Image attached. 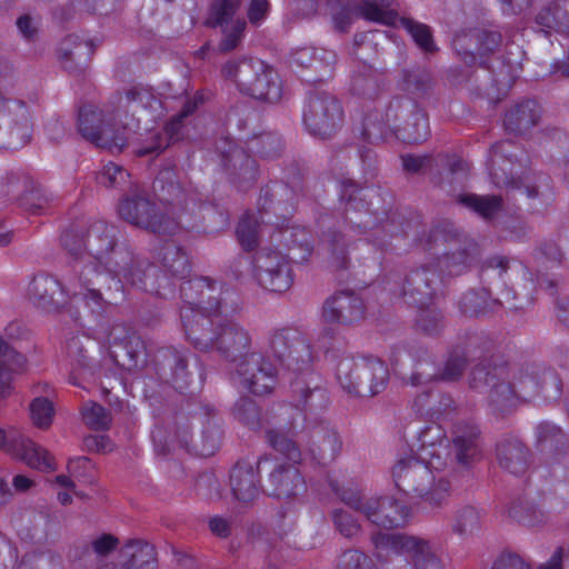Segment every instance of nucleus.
Here are the masks:
<instances>
[{
	"label": "nucleus",
	"mask_w": 569,
	"mask_h": 569,
	"mask_svg": "<svg viewBox=\"0 0 569 569\" xmlns=\"http://www.w3.org/2000/svg\"><path fill=\"white\" fill-rule=\"evenodd\" d=\"M187 305L180 318L187 339L201 352H217L234 366L239 383L257 396L270 393L277 371L260 352L251 351L250 331L229 317L240 310V297L230 287L208 277L193 278L180 287Z\"/></svg>",
	"instance_id": "obj_1"
},
{
	"label": "nucleus",
	"mask_w": 569,
	"mask_h": 569,
	"mask_svg": "<svg viewBox=\"0 0 569 569\" xmlns=\"http://www.w3.org/2000/svg\"><path fill=\"white\" fill-rule=\"evenodd\" d=\"M118 230L103 220L93 222L84 238L67 231L61 243L72 259L83 305L97 317L126 299L122 280L152 295L164 296L157 268L129 247L117 244Z\"/></svg>",
	"instance_id": "obj_2"
},
{
	"label": "nucleus",
	"mask_w": 569,
	"mask_h": 569,
	"mask_svg": "<svg viewBox=\"0 0 569 569\" xmlns=\"http://www.w3.org/2000/svg\"><path fill=\"white\" fill-rule=\"evenodd\" d=\"M24 365V356L0 336V396L7 395L12 373L21 371ZM0 449L7 450L33 469L48 472L56 468L53 457L47 449L13 428H0Z\"/></svg>",
	"instance_id": "obj_3"
},
{
	"label": "nucleus",
	"mask_w": 569,
	"mask_h": 569,
	"mask_svg": "<svg viewBox=\"0 0 569 569\" xmlns=\"http://www.w3.org/2000/svg\"><path fill=\"white\" fill-rule=\"evenodd\" d=\"M428 461L408 457L397 462L392 470L399 490L412 498H421L431 507H440L449 497L450 483Z\"/></svg>",
	"instance_id": "obj_4"
},
{
	"label": "nucleus",
	"mask_w": 569,
	"mask_h": 569,
	"mask_svg": "<svg viewBox=\"0 0 569 569\" xmlns=\"http://www.w3.org/2000/svg\"><path fill=\"white\" fill-rule=\"evenodd\" d=\"M223 78L234 82L239 91L257 100L277 103L282 97L279 74L262 60H230L221 69Z\"/></svg>",
	"instance_id": "obj_5"
},
{
	"label": "nucleus",
	"mask_w": 569,
	"mask_h": 569,
	"mask_svg": "<svg viewBox=\"0 0 569 569\" xmlns=\"http://www.w3.org/2000/svg\"><path fill=\"white\" fill-rule=\"evenodd\" d=\"M13 87V69L3 66L0 68V148L17 150L30 142L32 122L26 102L7 96Z\"/></svg>",
	"instance_id": "obj_6"
},
{
	"label": "nucleus",
	"mask_w": 569,
	"mask_h": 569,
	"mask_svg": "<svg viewBox=\"0 0 569 569\" xmlns=\"http://www.w3.org/2000/svg\"><path fill=\"white\" fill-rule=\"evenodd\" d=\"M445 277L433 263H428L409 272L390 271L385 279V290L393 297L417 308L427 307L442 295Z\"/></svg>",
	"instance_id": "obj_7"
},
{
	"label": "nucleus",
	"mask_w": 569,
	"mask_h": 569,
	"mask_svg": "<svg viewBox=\"0 0 569 569\" xmlns=\"http://www.w3.org/2000/svg\"><path fill=\"white\" fill-rule=\"evenodd\" d=\"M336 378L340 387L352 396L373 397L385 390L389 371L372 357H343L337 363Z\"/></svg>",
	"instance_id": "obj_8"
},
{
	"label": "nucleus",
	"mask_w": 569,
	"mask_h": 569,
	"mask_svg": "<svg viewBox=\"0 0 569 569\" xmlns=\"http://www.w3.org/2000/svg\"><path fill=\"white\" fill-rule=\"evenodd\" d=\"M430 241L436 249H443L442 256L433 266L438 272L446 271L449 277L465 273L480 253L475 240L462 236L449 223L433 228Z\"/></svg>",
	"instance_id": "obj_9"
},
{
	"label": "nucleus",
	"mask_w": 569,
	"mask_h": 569,
	"mask_svg": "<svg viewBox=\"0 0 569 569\" xmlns=\"http://www.w3.org/2000/svg\"><path fill=\"white\" fill-rule=\"evenodd\" d=\"M118 212L128 223L153 233L176 234L180 229V222L169 217L137 186L120 200Z\"/></svg>",
	"instance_id": "obj_10"
},
{
	"label": "nucleus",
	"mask_w": 569,
	"mask_h": 569,
	"mask_svg": "<svg viewBox=\"0 0 569 569\" xmlns=\"http://www.w3.org/2000/svg\"><path fill=\"white\" fill-rule=\"evenodd\" d=\"M117 110L110 100L99 108L94 104H83L79 110L78 129L81 136L97 147L111 151H121L127 142L124 128H117Z\"/></svg>",
	"instance_id": "obj_11"
},
{
	"label": "nucleus",
	"mask_w": 569,
	"mask_h": 569,
	"mask_svg": "<svg viewBox=\"0 0 569 569\" xmlns=\"http://www.w3.org/2000/svg\"><path fill=\"white\" fill-rule=\"evenodd\" d=\"M252 277L262 289L283 293L293 283L292 258L278 249L261 248L252 261Z\"/></svg>",
	"instance_id": "obj_12"
},
{
	"label": "nucleus",
	"mask_w": 569,
	"mask_h": 569,
	"mask_svg": "<svg viewBox=\"0 0 569 569\" xmlns=\"http://www.w3.org/2000/svg\"><path fill=\"white\" fill-rule=\"evenodd\" d=\"M386 117L392 133L407 143H420L430 136L426 112L409 97L393 98L386 109Z\"/></svg>",
	"instance_id": "obj_13"
},
{
	"label": "nucleus",
	"mask_w": 569,
	"mask_h": 569,
	"mask_svg": "<svg viewBox=\"0 0 569 569\" xmlns=\"http://www.w3.org/2000/svg\"><path fill=\"white\" fill-rule=\"evenodd\" d=\"M521 380H525L522 365L509 366L502 363L492 366L488 403L495 415L505 416L516 408L519 399H528L521 393L519 387Z\"/></svg>",
	"instance_id": "obj_14"
},
{
	"label": "nucleus",
	"mask_w": 569,
	"mask_h": 569,
	"mask_svg": "<svg viewBox=\"0 0 569 569\" xmlns=\"http://www.w3.org/2000/svg\"><path fill=\"white\" fill-rule=\"evenodd\" d=\"M371 540L378 550L409 555L412 569H445L430 541L423 538L379 532Z\"/></svg>",
	"instance_id": "obj_15"
},
{
	"label": "nucleus",
	"mask_w": 569,
	"mask_h": 569,
	"mask_svg": "<svg viewBox=\"0 0 569 569\" xmlns=\"http://www.w3.org/2000/svg\"><path fill=\"white\" fill-rule=\"evenodd\" d=\"M302 119L310 134L326 139L341 127L343 110L339 100L332 94L316 92L309 96Z\"/></svg>",
	"instance_id": "obj_16"
},
{
	"label": "nucleus",
	"mask_w": 569,
	"mask_h": 569,
	"mask_svg": "<svg viewBox=\"0 0 569 569\" xmlns=\"http://www.w3.org/2000/svg\"><path fill=\"white\" fill-rule=\"evenodd\" d=\"M257 470L267 471L262 491L276 499H291L301 495L307 489L302 473L293 465L261 457L257 461Z\"/></svg>",
	"instance_id": "obj_17"
},
{
	"label": "nucleus",
	"mask_w": 569,
	"mask_h": 569,
	"mask_svg": "<svg viewBox=\"0 0 569 569\" xmlns=\"http://www.w3.org/2000/svg\"><path fill=\"white\" fill-rule=\"evenodd\" d=\"M272 355L289 370L307 369L312 360L310 345L303 335L293 328H280L269 336Z\"/></svg>",
	"instance_id": "obj_18"
},
{
	"label": "nucleus",
	"mask_w": 569,
	"mask_h": 569,
	"mask_svg": "<svg viewBox=\"0 0 569 569\" xmlns=\"http://www.w3.org/2000/svg\"><path fill=\"white\" fill-rule=\"evenodd\" d=\"M80 290L74 272L68 288L63 287L56 277L39 273L30 281L27 296L34 307L50 312L62 308L70 297H79L82 300V296L74 295V291L79 292Z\"/></svg>",
	"instance_id": "obj_19"
},
{
	"label": "nucleus",
	"mask_w": 569,
	"mask_h": 569,
	"mask_svg": "<svg viewBox=\"0 0 569 569\" xmlns=\"http://www.w3.org/2000/svg\"><path fill=\"white\" fill-rule=\"evenodd\" d=\"M358 207L357 197H350L346 207V223L338 230H329L323 236L330 253L331 264L336 269H346L349 264L348 252L355 244V238L362 236L367 230V222L350 216Z\"/></svg>",
	"instance_id": "obj_20"
},
{
	"label": "nucleus",
	"mask_w": 569,
	"mask_h": 569,
	"mask_svg": "<svg viewBox=\"0 0 569 569\" xmlns=\"http://www.w3.org/2000/svg\"><path fill=\"white\" fill-rule=\"evenodd\" d=\"M110 355L122 368L132 370L144 362L146 346L138 332L124 322H113L106 333Z\"/></svg>",
	"instance_id": "obj_21"
},
{
	"label": "nucleus",
	"mask_w": 569,
	"mask_h": 569,
	"mask_svg": "<svg viewBox=\"0 0 569 569\" xmlns=\"http://www.w3.org/2000/svg\"><path fill=\"white\" fill-rule=\"evenodd\" d=\"M516 149L515 142L505 140L495 143L490 150L489 158V173L492 182L498 188H511L523 190L528 199H536L539 197V190L536 186L525 184L522 180L517 179L516 170H513V160L516 157L513 150Z\"/></svg>",
	"instance_id": "obj_22"
},
{
	"label": "nucleus",
	"mask_w": 569,
	"mask_h": 569,
	"mask_svg": "<svg viewBox=\"0 0 569 569\" xmlns=\"http://www.w3.org/2000/svg\"><path fill=\"white\" fill-rule=\"evenodd\" d=\"M221 163L232 183L246 188L257 178V164L248 152L230 139H221L217 143Z\"/></svg>",
	"instance_id": "obj_23"
},
{
	"label": "nucleus",
	"mask_w": 569,
	"mask_h": 569,
	"mask_svg": "<svg viewBox=\"0 0 569 569\" xmlns=\"http://www.w3.org/2000/svg\"><path fill=\"white\" fill-rule=\"evenodd\" d=\"M525 369V380L519 383L521 393L528 399L542 396L548 401L560 398L562 393V381L552 369L529 363L522 365Z\"/></svg>",
	"instance_id": "obj_24"
},
{
	"label": "nucleus",
	"mask_w": 569,
	"mask_h": 569,
	"mask_svg": "<svg viewBox=\"0 0 569 569\" xmlns=\"http://www.w3.org/2000/svg\"><path fill=\"white\" fill-rule=\"evenodd\" d=\"M515 299L516 295L509 288H506L501 297L496 299H491L490 292L486 288H481L463 293L458 301V307L460 312L467 317H479L495 312L499 307L516 310L519 306L513 302Z\"/></svg>",
	"instance_id": "obj_25"
},
{
	"label": "nucleus",
	"mask_w": 569,
	"mask_h": 569,
	"mask_svg": "<svg viewBox=\"0 0 569 569\" xmlns=\"http://www.w3.org/2000/svg\"><path fill=\"white\" fill-rule=\"evenodd\" d=\"M308 429L307 450L311 458L320 465L332 462L342 448L339 432L326 421H320L312 427L308 423Z\"/></svg>",
	"instance_id": "obj_26"
},
{
	"label": "nucleus",
	"mask_w": 569,
	"mask_h": 569,
	"mask_svg": "<svg viewBox=\"0 0 569 569\" xmlns=\"http://www.w3.org/2000/svg\"><path fill=\"white\" fill-rule=\"evenodd\" d=\"M365 317L361 298L350 291H340L328 298L322 308V318L327 323L351 325Z\"/></svg>",
	"instance_id": "obj_27"
},
{
	"label": "nucleus",
	"mask_w": 569,
	"mask_h": 569,
	"mask_svg": "<svg viewBox=\"0 0 569 569\" xmlns=\"http://www.w3.org/2000/svg\"><path fill=\"white\" fill-rule=\"evenodd\" d=\"M409 508L392 497H370L365 507V517L371 523L383 528L403 526L409 518Z\"/></svg>",
	"instance_id": "obj_28"
},
{
	"label": "nucleus",
	"mask_w": 569,
	"mask_h": 569,
	"mask_svg": "<svg viewBox=\"0 0 569 569\" xmlns=\"http://www.w3.org/2000/svg\"><path fill=\"white\" fill-rule=\"evenodd\" d=\"M239 8L238 0H214L212 16L218 24L222 27L223 37L219 43V51L230 52L241 42L246 29L244 20L229 22Z\"/></svg>",
	"instance_id": "obj_29"
},
{
	"label": "nucleus",
	"mask_w": 569,
	"mask_h": 569,
	"mask_svg": "<svg viewBox=\"0 0 569 569\" xmlns=\"http://www.w3.org/2000/svg\"><path fill=\"white\" fill-rule=\"evenodd\" d=\"M358 17L385 24H392L396 20V14L392 11H386L368 2L346 0L339 2V10L333 14L336 29L342 32L347 31L353 19Z\"/></svg>",
	"instance_id": "obj_30"
},
{
	"label": "nucleus",
	"mask_w": 569,
	"mask_h": 569,
	"mask_svg": "<svg viewBox=\"0 0 569 569\" xmlns=\"http://www.w3.org/2000/svg\"><path fill=\"white\" fill-rule=\"evenodd\" d=\"M499 466L512 475L525 473L531 462V452L525 442L512 435L502 436L496 445Z\"/></svg>",
	"instance_id": "obj_31"
},
{
	"label": "nucleus",
	"mask_w": 569,
	"mask_h": 569,
	"mask_svg": "<svg viewBox=\"0 0 569 569\" xmlns=\"http://www.w3.org/2000/svg\"><path fill=\"white\" fill-rule=\"evenodd\" d=\"M418 457L428 461L439 472L447 466V437L441 426L427 425L418 433Z\"/></svg>",
	"instance_id": "obj_32"
},
{
	"label": "nucleus",
	"mask_w": 569,
	"mask_h": 569,
	"mask_svg": "<svg viewBox=\"0 0 569 569\" xmlns=\"http://www.w3.org/2000/svg\"><path fill=\"white\" fill-rule=\"evenodd\" d=\"M455 459L462 466H469L481 455L480 431L470 422H459L452 431Z\"/></svg>",
	"instance_id": "obj_33"
},
{
	"label": "nucleus",
	"mask_w": 569,
	"mask_h": 569,
	"mask_svg": "<svg viewBox=\"0 0 569 569\" xmlns=\"http://www.w3.org/2000/svg\"><path fill=\"white\" fill-rule=\"evenodd\" d=\"M292 405L305 412V419L308 421L313 415L325 410L329 402L328 392L325 388L315 385L311 386L303 379H296L291 385Z\"/></svg>",
	"instance_id": "obj_34"
},
{
	"label": "nucleus",
	"mask_w": 569,
	"mask_h": 569,
	"mask_svg": "<svg viewBox=\"0 0 569 569\" xmlns=\"http://www.w3.org/2000/svg\"><path fill=\"white\" fill-rule=\"evenodd\" d=\"M57 565L56 557L48 551L27 552L19 560V550L12 541L0 552V569H53Z\"/></svg>",
	"instance_id": "obj_35"
},
{
	"label": "nucleus",
	"mask_w": 569,
	"mask_h": 569,
	"mask_svg": "<svg viewBox=\"0 0 569 569\" xmlns=\"http://www.w3.org/2000/svg\"><path fill=\"white\" fill-rule=\"evenodd\" d=\"M537 31L569 34V0H557L541 7L533 17Z\"/></svg>",
	"instance_id": "obj_36"
},
{
	"label": "nucleus",
	"mask_w": 569,
	"mask_h": 569,
	"mask_svg": "<svg viewBox=\"0 0 569 569\" xmlns=\"http://www.w3.org/2000/svg\"><path fill=\"white\" fill-rule=\"evenodd\" d=\"M59 58L70 73H80L88 66L94 47L91 41H82L78 36H68L59 47Z\"/></svg>",
	"instance_id": "obj_37"
},
{
	"label": "nucleus",
	"mask_w": 569,
	"mask_h": 569,
	"mask_svg": "<svg viewBox=\"0 0 569 569\" xmlns=\"http://www.w3.org/2000/svg\"><path fill=\"white\" fill-rule=\"evenodd\" d=\"M230 487L234 498L242 502L253 501L260 493L257 470L247 461H239L231 470Z\"/></svg>",
	"instance_id": "obj_38"
},
{
	"label": "nucleus",
	"mask_w": 569,
	"mask_h": 569,
	"mask_svg": "<svg viewBox=\"0 0 569 569\" xmlns=\"http://www.w3.org/2000/svg\"><path fill=\"white\" fill-rule=\"evenodd\" d=\"M540 117L539 103L527 99L516 103L506 112L503 123L509 132L525 134L538 124Z\"/></svg>",
	"instance_id": "obj_39"
},
{
	"label": "nucleus",
	"mask_w": 569,
	"mask_h": 569,
	"mask_svg": "<svg viewBox=\"0 0 569 569\" xmlns=\"http://www.w3.org/2000/svg\"><path fill=\"white\" fill-rule=\"evenodd\" d=\"M202 430L200 441L192 445L193 452L201 456H211L220 447L222 439L221 419L208 406L201 411Z\"/></svg>",
	"instance_id": "obj_40"
},
{
	"label": "nucleus",
	"mask_w": 569,
	"mask_h": 569,
	"mask_svg": "<svg viewBox=\"0 0 569 569\" xmlns=\"http://www.w3.org/2000/svg\"><path fill=\"white\" fill-rule=\"evenodd\" d=\"M292 60L303 68H313L320 73V79L322 80L331 76L332 68L337 61V54L335 51L325 48L308 47L297 50L292 56Z\"/></svg>",
	"instance_id": "obj_41"
},
{
	"label": "nucleus",
	"mask_w": 569,
	"mask_h": 569,
	"mask_svg": "<svg viewBox=\"0 0 569 569\" xmlns=\"http://www.w3.org/2000/svg\"><path fill=\"white\" fill-rule=\"evenodd\" d=\"M295 427L292 421L279 423L277 428H269L266 430V440L268 445L277 452L282 455L291 463L297 465L301 462V450L297 442L289 438L283 430H291Z\"/></svg>",
	"instance_id": "obj_42"
},
{
	"label": "nucleus",
	"mask_w": 569,
	"mask_h": 569,
	"mask_svg": "<svg viewBox=\"0 0 569 569\" xmlns=\"http://www.w3.org/2000/svg\"><path fill=\"white\" fill-rule=\"evenodd\" d=\"M163 369H169L170 375L167 378L176 390L182 392L190 382V372L188 371V357L183 351L177 349H167L161 353Z\"/></svg>",
	"instance_id": "obj_43"
},
{
	"label": "nucleus",
	"mask_w": 569,
	"mask_h": 569,
	"mask_svg": "<svg viewBox=\"0 0 569 569\" xmlns=\"http://www.w3.org/2000/svg\"><path fill=\"white\" fill-rule=\"evenodd\" d=\"M158 257L164 270L172 277L183 279L189 274V259L174 240H166L159 249Z\"/></svg>",
	"instance_id": "obj_44"
},
{
	"label": "nucleus",
	"mask_w": 569,
	"mask_h": 569,
	"mask_svg": "<svg viewBox=\"0 0 569 569\" xmlns=\"http://www.w3.org/2000/svg\"><path fill=\"white\" fill-rule=\"evenodd\" d=\"M458 201L487 221L495 219L503 206V199L497 194H461L458 197Z\"/></svg>",
	"instance_id": "obj_45"
},
{
	"label": "nucleus",
	"mask_w": 569,
	"mask_h": 569,
	"mask_svg": "<svg viewBox=\"0 0 569 569\" xmlns=\"http://www.w3.org/2000/svg\"><path fill=\"white\" fill-rule=\"evenodd\" d=\"M413 360V370L406 379L411 386H420L433 380H440V368L437 367L432 356L428 351H421L417 358L407 355Z\"/></svg>",
	"instance_id": "obj_46"
},
{
	"label": "nucleus",
	"mask_w": 569,
	"mask_h": 569,
	"mask_svg": "<svg viewBox=\"0 0 569 569\" xmlns=\"http://www.w3.org/2000/svg\"><path fill=\"white\" fill-rule=\"evenodd\" d=\"M114 0H70L69 8H58L53 12L54 19L60 22H67L76 12H88V13H108L114 9Z\"/></svg>",
	"instance_id": "obj_47"
},
{
	"label": "nucleus",
	"mask_w": 569,
	"mask_h": 569,
	"mask_svg": "<svg viewBox=\"0 0 569 569\" xmlns=\"http://www.w3.org/2000/svg\"><path fill=\"white\" fill-rule=\"evenodd\" d=\"M537 445L542 451L563 453L568 441L563 431L553 423L540 422L536 428Z\"/></svg>",
	"instance_id": "obj_48"
},
{
	"label": "nucleus",
	"mask_w": 569,
	"mask_h": 569,
	"mask_svg": "<svg viewBox=\"0 0 569 569\" xmlns=\"http://www.w3.org/2000/svg\"><path fill=\"white\" fill-rule=\"evenodd\" d=\"M478 341L470 340L466 350L455 349L450 352L445 366L440 369V380L456 381L458 380L466 368L468 357H476V347Z\"/></svg>",
	"instance_id": "obj_49"
},
{
	"label": "nucleus",
	"mask_w": 569,
	"mask_h": 569,
	"mask_svg": "<svg viewBox=\"0 0 569 569\" xmlns=\"http://www.w3.org/2000/svg\"><path fill=\"white\" fill-rule=\"evenodd\" d=\"M52 201V196L42 186L33 181L28 182L26 190L18 199L19 206L33 214L44 212Z\"/></svg>",
	"instance_id": "obj_50"
},
{
	"label": "nucleus",
	"mask_w": 569,
	"mask_h": 569,
	"mask_svg": "<svg viewBox=\"0 0 569 569\" xmlns=\"http://www.w3.org/2000/svg\"><path fill=\"white\" fill-rule=\"evenodd\" d=\"M109 100L113 108H116L118 116L121 110L128 109L133 103L147 108L152 102H157L148 89L137 86L126 90L124 93L116 92Z\"/></svg>",
	"instance_id": "obj_51"
},
{
	"label": "nucleus",
	"mask_w": 569,
	"mask_h": 569,
	"mask_svg": "<svg viewBox=\"0 0 569 569\" xmlns=\"http://www.w3.org/2000/svg\"><path fill=\"white\" fill-rule=\"evenodd\" d=\"M380 89L377 73L368 66H363L362 70L355 73L351 80V92L355 96L372 99Z\"/></svg>",
	"instance_id": "obj_52"
},
{
	"label": "nucleus",
	"mask_w": 569,
	"mask_h": 569,
	"mask_svg": "<svg viewBox=\"0 0 569 569\" xmlns=\"http://www.w3.org/2000/svg\"><path fill=\"white\" fill-rule=\"evenodd\" d=\"M389 133H392L386 112L378 110L369 112L362 123V136L369 142L383 140Z\"/></svg>",
	"instance_id": "obj_53"
},
{
	"label": "nucleus",
	"mask_w": 569,
	"mask_h": 569,
	"mask_svg": "<svg viewBox=\"0 0 569 569\" xmlns=\"http://www.w3.org/2000/svg\"><path fill=\"white\" fill-rule=\"evenodd\" d=\"M282 238L291 250H299L293 259L307 260L312 252V239L310 232L302 227L286 228L281 232Z\"/></svg>",
	"instance_id": "obj_54"
},
{
	"label": "nucleus",
	"mask_w": 569,
	"mask_h": 569,
	"mask_svg": "<svg viewBox=\"0 0 569 569\" xmlns=\"http://www.w3.org/2000/svg\"><path fill=\"white\" fill-rule=\"evenodd\" d=\"M233 417L252 430L262 427L260 409L254 400L248 397L240 398L233 406Z\"/></svg>",
	"instance_id": "obj_55"
},
{
	"label": "nucleus",
	"mask_w": 569,
	"mask_h": 569,
	"mask_svg": "<svg viewBox=\"0 0 569 569\" xmlns=\"http://www.w3.org/2000/svg\"><path fill=\"white\" fill-rule=\"evenodd\" d=\"M260 222L253 214H246L237 227V237L241 247L250 251L258 246Z\"/></svg>",
	"instance_id": "obj_56"
},
{
	"label": "nucleus",
	"mask_w": 569,
	"mask_h": 569,
	"mask_svg": "<svg viewBox=\"0 0 569 569\" xmlns=\"http://www.w3.org/2000/svg\"><path fill=\"white\" fill-rule=\"evenodd\" d=\"M509 515L516 521L526 527H536L542 525L548 519L547 513L542 509L533 505L522 502L511 506L509 509Z\"/></svg>",
	"instance_id": "obj_57"
},
{
	"label": "nucleus",
	"mask_w": 569,
	"mask_h": 569,
	"mask_svg": "<svg viewBox=\"0 0 569 569\" xmlns=\"http://www.w3.org/2000/svg\"><path fill=\"white\" fill-rule=\"evenodd\" d=\"M481 513L472 506H463L456 511L452 529L458 535L472 533L480 527Z\"/></svg>",
	"instance_id": "obj_58"
},
{
	"label": "nucleus",
	"mask_w": 569,
	"mask_h": 569,
	"mask_svg": "<svg viewBox=\"0 0 569 569\" xmlns=\"http://www.w3.org/2000/svg\"><path fill=\"white\" fill-rule=\"evenodd\" d=\"M130 174L121 166L109 162L98 172L97 182L106 188H121L129 182Z\"/></svg>",
	"instance_id": "obj_59"
},
{
	"label": "nucleus",
	"mask_w": 569,
	"mask_h": 569,
	"mask_svg": "<svg viewBox=\"0 0 569 569\" xmlns=\"http://www.w3.org/2000/svg\"><path fill=\"white\" fill-rule=\"evenodd\" d=\"M84 423L93 430H106L111 425L110 413L97 402H87L82 407Z\"/></svg>",
	"instance_id": "obj_60"
},
{
	"label": "nucleus",
	"mask_w": 569,
	"mask_h": 569,
	"mask_svg": "<svg viewBox=\"0 0 569 569\" xmlns=\"http://www.w3.org/2000/svg\"><path fill=\"white\" fill-rule=\"evenodd\" d=\"M402 27L411 34L415 42L426 52L436 51L430 28L423 23L413 21L412 19L402 18Z\"/></svg>",
	"instance_id": "obj_61"
},
{
	"label": "nucleus",
	"mask_w": 569,
	"mask_h": 569,
	"mask_svg": "<svg viewBox=\"0 0 569 569\" xmlns=\"http://www.w3.org/2000/svg\"><path fill=\"white\" fill-rule=\"evenodd\" d=\"M420 310L417 325L429 336L438 335L445 327L443 315L436 308H418Z\"/></svg>",
	"instance_id": "obj_62"
},
{
	"label": "nucleus",
	"mask_w": 569,
	"mask_h": 569,
	"mask_svg": "<svg viewBox=\"0 0 569 569\" xmlns=\"http://www.w3.org/2000/svg\"><path fill=\"white\" fill-rule=\"evenodd\" d=\"M289 192V189L286 184L274 183L273 186H267L261 190L259 197V206L261 210L268 212L269 208L278 213V211L282 210V201L280 198Z\"/></svg>",
	"instance_id": "obj_63"
},
{
	"label": "nucleus",
	"mask_w": 569,
	"mask_h": 569,
	"mask_svg": "<svg viewBox=\"0 0 569 569\" xmlns=\"http://www.w3.org/2000/svg\"><path fill=\"white\" fill-rule=\"evenodd\" d=\"M331 518L335 525V528L339 531V533L346 538L356 537L360 530L361 526L357 518H355L350 512L343 509H335L331 512Z\"/></svg>",
	"instance_id": "obj_64"
}]
</instances>
